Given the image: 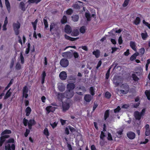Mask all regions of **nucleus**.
Here are the masks:
<instances>
[{"label":"nucleus","mask_w":150,"mask_h":150,"mask_svg":"<svg viewBox=\"0 0 150 150\" xmlns=\"http://www.w3.org/2000/svg\"><path fill=\"white\" fill-rule=\"evenodd\" d=\"M75 87V85L72 83H69L67 86V89L69 91H73Z\"/></svg>","instance_id":"13"},{"label":"nucleus","mask_w":150,"mask_h":150,"mask_svg":"<svg viewBox=\"0 0 150 150\" xmlns=\"http://www.w3.org/2000/svg\"><path fill=\"white\" fill-rule=\"evenodd\" d=\"M141 36L142 39L144 40H146L148 37V34L146 32L145 33H142Z\"/></svg>","instance_id":"37"},{"label":"nucleus","mask_w":150,"mask_h":150,"mask_svg":"<svg viewBox=\"0 0 150 150\" xmlns=\"http://www.w3.org/2000/svg\"><path fill=\"white\" fill-rule=\"evenodd\" d=\"M43 133L46 136L47 138H48V137L50 135V133L48 129L45 127L43 131Z\"/></svg>","instance_id":"30"},{"label":"nucleus","mask_w":150,"mask_h":150,"mask_svg":"<svg viewBox=\"0 0 150 150\" xmlns=\"http://www.w3.org/2000/svg\"><path fill=\"white\" fill-rule=\"evenodd\" d=\"M59 76L61 80H64L66 79L67 74L65 71H62L60 73Z\"/></svg>","instance_id":"12"},{"label":"nucleus","mask_w":150,"mask_h":150,"mask_svg":"<svg viewBox=\"0 0 150 150\" xmlns=\"http://www.w3.org/2000/svg\"><path fill=\"white\" fill-rule=\"evenodd\" d=\"M134 117L136 120H139L141 119L142 116L140 112L138 111H136L134 113Z\"/></svg>","instance_id":"21"},{"label":"nucleus","mask_w":150,"mask_h":150,"mask_svg":"<svg viewBox=\"0 0 150 150\" xmlns=\"http://www.w3.org/2000/svg\"><path fill=\"white\" fill-rule=\"evenodd\" d=\"M145 131V135L146 136H149L150 135V128L148 124H146L144 127Z\"/></svg>","instance_id":"15"},{"label":"nucleus","mask_w":150,"mask_h":150,"mask_svg":"<svg viewBox=\"0 0 150 150\" xmlns=\"http://www.w3.org/2000/svg\"><path fill=\"white\" fill-rule=\"evenodd\" d=\"M15 142V141L13 138H11L7 140H6V141L5 145L8 144V143H12V144H14Z\"/></svg>","instance_id":"31"},{"label":"nucleus","mask_w":150,"mask_h":150,"mask_svg":"<svg viewBox=\"0 0 150 150\" xmlns=\"http://www.w3.org/2000/svg\"><path fill=\"white\" fill-rule=\"evenodd\" d=\"M25 112H26V116H28L31 113V109L29 107H28L25 109Z\"/></svg>","instance_id":"26"},{"label":"nucleus","mask_w":150,"mask_h":150,"mask_svg":"<svg viewBox=\"0 0 150 150\" xmlns=\"http://www.w3.org/2000/svg\"><path fill=\"white\" fill-rule=\"evenodd\" d=\"M20 57L21 60V63L22 64H23L24 62V59L22 52H21L20 53Z\"/></svg>","instance_id":"45"},{"label":"nucleus","mask_w":150,"mask_h":150,"mask_svg":"<svg viewBox=\"0 0 150 150\" xmlns=\"http://www.w3.org/2000/svg\"><path fill=\"white\" fill-rule=\"evenodd\" d=\"M140 19L139 17H137L136 18L133 22V23L136 25H137L139 24L140 22Z\"/></svg>","instance_id":"33"},{"label":"nucleus","mask_w":150,"mask_h":150,"mask_svg":"<svg viewBox=\"0 0 150 150\" xmlns=\"http://www.w3.org/2000/svg\"><path fill=\"white\" fill-rule=\"evenodd\" d=\"M30 47V43H28L27 45V48L26 49V50L25 52V53L26 54H28L29 53Z\"/></svg>","instance_id":"38"},{"label":"nucleus","mask_w":150,"mask_h":150,"mask_svg":"<svg viewBox=\"0 0 150 150\" xmlns=\"http://www.w3.org/2000/svg\"><path fill=\"white\" fill-rule=\"evenodd\" d=\"M64 30L65 32L67 34H70L72 31V29L69 25L67 24L64 27Z\"/></svg>","instance_id":"14"},{"label":"nucleus","mask_w":150,"mask_h":150,"mask_svg":"<svg viewBox=\"0 0 150 150\" xmlns=\"http://www.w3.org/2000/svg\"><path fill=\"white\" fill-rule=\"evenodd\" d=\"M85 16L87 18V21H90L91 20V15L89 13H85Z\"/></svg>","instance_id":"39"},{"label":"nucleus","mask_w":150,"mask_h":150,"mask_svg":"<svg viewBox=\"0 0 150 150\" xmlns=\"http://www.w3.org/2000/svg\"><path fill=\"white\" fill-rule=\"evenodd\" d=\"M143 23L150 29V23H149L146 22L144 20H143Z\"/></svg>","instance_id":"54"},{"label":"nucleus","mask_w":150,"mask_h":150,"mask_svg":"<svg viewBox=\"0 0 150 150\" xmlns=\"http://www.w3.org/2000/svg\"><path fill=\"white\" fill-rule=\"evenodd\" d=\"M118 43L119 45H121L122 44V42H123V40H122V37L121 36H120L119 37V39H118Z\"/></svg>","instance_id":"61"},{"label":"nucleus","mask_w":150,"mask_h":150,"mask_svg":"<svg viewBox=\"0 0 150 150\" xmlns=\"http://www.w3.org/2000/svg\"><path fill=\"white\" fill-rule=\"evenodd\" d=\"M11 88H10L6 92L4 98V100H6L10 97L11 94V93L10 92Z\"/></svg>","instance_id":"23"},{"label":"nucleus","mask_w":150,"mask_h":150,"mask_svg":"<svg viewBox=\"0 0 150 150\" xmlns=\"http://www.w3.org/2000/svg\"><path fill=\"white\" fill-rule=\"evenodd\" d=\"M79 30L80 32L82 33H84L85 32V30L83 26L81 27L80 29Z\"/></svg>","instance_id":"56"},{"label":"nucleus","mask_w":150,"mask_h":150,"mask_svg":"<svg viewBox=\"0 0 150 150\" xmlns=\"http://www.w3.org/2000/svg\"><path fill=\"white\" fill-rule=\"evenodd\" d=\"M128 137L131 139H134L135 137V134L134 133L132 132H129L127 134Z\"/></svg>","instance_id":"16"},{"label":"nucleus","mask_w":150,"mask_h":150,"mask_svg":"<svg viewBox=\"0 0 150 150\" xmlns=\"http://www.w3.org/2000/svg\"><path fill=\"white\" fill-rule=\"evenodd\" d=\"M105 137V133L103 131H102L101 132V134L100 136V139L103 140Z\"/></svg>","instance_id":"51"},{"label":"nucleus","mask_w":150,"mask_h":150,"mask_svg":"<svg viewBox=\"0 0 150 150\" xmlns=\"http://www.w3.org/2000/svg\"><path fill=\"white\" fill-rule=\"evenodd\" d=\"M107 139L108 140L112 141V138L111 134L108 132V137Z\"/></svg>","instance_id":"53"},{"label":"nucleus","mask_w":150,"mask_h":150,"mask_svg":"<svg viewBox=\"0 0 150 150\" xmlns=\"http://www.w3.org/2000/svg\"><path fill=\"white\" fill-rule=\"evenodd\" d=\"M60 22L62 24L66 23L67 22V16L65 15H64L61 19Z\"/></svg>","instance_id":"24"},{"label":"nucleus","mask_w":150,"mask_h":150,"mask_svg":"<svg viewBox=\"0 0 150 150\" xmlns=\"http://www.w3.org/2000/svg\"><path fill=\"white\" fill-rule=\"evenodd\" d=\"M102 62L101 60H100L98 61V62L96 67V68L97 69H98L100 66L102 64Z\"/></svg>","instance_id":"62"},{"label":"nucleus","mask_w":150,"mask_h":150,"mask_svg":"<svg viewBox=\"0 0 150 150\" xmlns=\"http://www.w3.org/2000/svg\"><path fill=\"white\" fill-rule=\"evenodd\" d=\"M56 109V108L53 107L52 106H49L46 108V110L48 114L49 113L51 112H53Z\"/></svg>","instance_id":"11"},{"label":"nucleus","mask_w":150,"mask_h":150,"mask_svg":"<svg viewBox=\"0 0 150 150\" xmlns=\"http://www.w3.org/2000/svg\"><path fill=\"white\" fill-rule=\"evenodd\" d=\"M98 105L97 103L95 102H94V104L93 106V112L96 109L97 107L98 106Z\"/></svg>","instance_id":"57"},{"label":"nucleus","mask_w":150,"mask_h":150,"mask_svg":"<svg viewBox=\"0 0 150 150\" xmlns=\"http://www.w3.org/2000/svg\"><path fill=\"white\" fill-rule=\"evenodd\" d=\"M139 55V53L138 52H136L133 54L130 57V60L131 61H133L135 60L136 57Z\"/></svg>","instance_id":"27"},{"label":"nucleus","mask_w":150,"mask_h":150,"mask_svg":"<svg viewBox=\"0 0 150 150\" xmlns=\"http://www.w3.org/2000/svg\"><path fill=\"white\" fill-rule=\"evenodd\" d=\"M130 0H125L124 2L122 4V6L125 7H126L128 5Z\"/></svg>","instance_id":"47"},{"label":"nucleus","mask_w":150,"mask_h":150,"mask_svg":"<svg viewBox=\"0 0 150 150\" xmlns=\"http://www.w3.org/2000/svg\"><path fill=\"white\" fill-rule=\"evenodd\" d=\"M0 137V147L1 146L3 143L6 141V139H7L10 137L8 135H1Z\"/></svg>","instance_id":"5"},{"label":"nucleus","mask_w":150,"mask_h":150,"mask_svg":"<svg viewBox=\"0 0 150 150\" xmlns=\"http://www.w3.org/2000/svg\"><path fill=\"white\" fill-rule=\"evenodd\" d=\"M79 34V30L77 29L74 30L71 33V35L73 36H77Z\"/></svg>","instance_id":"29"},{"label":"nucleus","mask_w":150,"mask_h":150,"mask_svg":"<svg viewBox=\"0 0 150 150\" xmlns=\"http://www.w3.org/2000/svg\"><path fill=\"white\" fill-rule=\"evenodd\" d=\"M11 133V130L9 129H6L2 132L0 134V135H4L6 134H10Z\"/></svg>","instance_id":"32"},{"label":"nucleus","mask_w":150,"mask_h":150,"mask_svg":"<svg viewBox=\"0 0 150 150\" xmlns=\"http://www.w3.org/2000/svg\"><path fill=\"white\" fill-rule=\"evenodd\" d=\"M140 104V102L135 103L134 104L133 107L135 108H137Z\"/></svg>","instance_id":"64"},{"label":"nucleus","mask_w":150,"mask_h":150,"mask_svg":"<svg viewBox=\"0 0 150 150\" xmlns=\"http://www.w3.org/2000/svg\"><path fill=\"white\" fill-rule=\"evenodd\" d=\"M46 76V73L45 71H43L41 74V83L43 84L45 83V79Z\"/></svg>","instance_id":"20"},{"label":"nucleus","mask_w":150,"mask_h":150,"mask_svg":"<svg viewBox=\"0 0 150 150\" xmlns=\"http://www.w3.org/2000/svg\"><path fill=\"white\" fill-rule=\"evenodd\" d=\"M113 83L115 86H117L120 85L121 82L118 80L115 79L114 80Z\"/></svg>","instance_id":"44"},{"label":"nucleus","mask_w":150,"mask_h":150,"mask_svg":"<svg viewBox=\"0 0 150 150\" xmlns=\"http://www.w3.org/2000/svg\"><path fill=\"white\" fill-rule=\"evenodd\" d=\"M145 49L144 48H142L139 49V54L141 56H142L144 53Z\"/></svg>","instance_id":"41"},{"label":"nucleus","mask_w":150,"mask_h":150,"mask_svg":"<svg viewBox=\"0 0 150 150\" xmlns=\"http://www.w3.org/2000/svg\"><path fill=\"white\" fill-rule=\"evenodd\" d=\"M73 54V56L74 58L75 59L78 58L79 57V53L76 52H74Z\"/></svg>","instance_id":"49"},{"label":"nucleus","mask_w":150,"mask_h":150,"mask_svg":"<svg viewBox=\"0 0 150 150\" xmlns=\"http://www.w3.org/2000/svg\"><path fill=\"white\" fill-rule=\"evenodd\" d=\"M95 56L96 58H98L100 56V51L98 50H96L95 51H94L92 53Z\"/></svg>","instance_id":"22"},{"label":"nucleus","mask_w":150,"mask_h":150,"mask_svg":"<svg viewBox=\"0 0 150 150\" xmlns=\"http://www.w3.org/2000/svg\"><path fill=\"white\" fill-rule=\"evenodd\" d=\"M90 92L92 96L95 95V91H94L93 88V87H91L90 88Z\"/></svg>","instance_id":"48"},{"label":"nucleus","mask_w":150,"mask_h":150,"mask_svg":"<svg viewBox=\"0 0 150 150\" xmlns=\"http://www.w3.org/2000/svg\"><path fill=\"white\" fill-rule=\"evenodd\" d=\"M54 32L58 31L59 29V27L57 24L54 23H52L50 25V31H52V29Z\"/></svg>","instance_id":"8"},{"label":"nucleus","mask_w":150,"mask_h":150,"mask_svg":"<svg viewBox=\"0 0 150 150\" xmlns=\"http://www.w3.org/2000/svg\"><path fill=\"white\" fill-rule=\"evenodd\" d=\"M69 127L70 130L71 132H73L75 131V129L74 127L70 126H69Z\"/></svg>","instance_id":"60"},{"label":"nucleus","mask_w":150,"mask_h":150,"mask_svg":"<svg viewBox=\"0 0 150 150\" xmlns=\"http://www.w3.org/2000/svg\"><path fill=\"white\" fill-rule=\"evenodd\" d=\"M67 14L70 15H71L73 12V10L71 8H69L66 11Z\"/></svg>","instance_id":"43"},{"label":"nucleus","mask_w":150,"mask_h":150,"mask_svg":"<svg viewBox=\"0 0 150 150\" xmlns=\"http://www.w3.org/2000/svg\"><path fill=\"white\" fill-rule=\"evenodd\" d=\"M74 93L73 91L67 90L64 93H59L58 94L59 96H61L62 98L64 97L68 99H69L71 98L74 95Z\"/></svg>","instance_id":"2"},{"label":"nucleus","mask_w":150,"mask_h":150,"mask_svg":"<svg viewBox=\"0 0 150 150\" xmlns=\"http://www.w3.org/2000/svg\"><path fill=\"white\" fill-rule=\"evenodd\" d=\"M120 92L124 94H127L129 91V87L126 83L122 84L120 86Z\"/></svg>","instance_id":"3"},{"label":"nucleus","mask_w":150,"mask_h":150,"mask_svg":"<svg viewBox=\"0 0 150 150\" xmlns=\"http://www.w3.org/2000/svg\"><path fill=\"white\" fill-rule=\"evenodd\" d=\"M62 56L66 59H70L73 57V54L71 52L68 51L63 53Z\"/></svg>","instance_id":"6"},{"label":"nucleus","mask_w":150,"mask_h":150,"mask_svg":"<svg viewBox=\"0 0 150 150\" xmlns=\"http://www.w3.org/2000/svg\"><path fill=\"white\" fill-rule=\"evenodd\" d=\"M13 79H11L10 80L9 83L8 84L7 86L5 88L4 90H7L8 88L13 83Z\"/></svg>","instance_id":"46"},{"label":"nucleus","mask_w":150,"mask_h":150,"mask_svg":"<svg viewBox=\"0 0 150 150\" xmlns=\"http://www.w3.org/2000/svg\"><path fill=\"white\" fill-rule=\"evenodd\" d=\"M121 108L119 106H118L114 110V112L115 113L119 112Z\"/></svg>","instance_id":"52"},{"label":"nucleus","mask_w":150,"mask_h":150,"mask_svg":"<svg viewBox=\"0 0 150 150\" xmlns=\"http://www.w3.org/2000/svg\"><path fill=\"white\" fill-rule=\"evenodd\" d=\"M28 87L25 86L23 87V97L25 98H28V94L27 93L28 92Z\"/></svg>","instance_id":"7"},{"label":"nucleus","mask_w":150,"mask_h":150,"mask_svg":"<svg viewBox=\"0 0 150 150\" xmlns=\"http://www.w3.org/2000/svg\"><path fill=\"white\" fill-rule=\"evenodd\" d=\"M132 77L133 80L135 82H138L139 80V78L135 74H132Z\"/></svg>","instance_id":"35"},{"label":"nucleus","mask_w":150,"mask_h":150,"mask_svg":"<svg viewBox=\"0 0 150 150\" xmlns=\"http://www.w3.org/2000/svg\"><path fill=\"white\" fill-rule=\"evenodd\" d=\"M5 4L8 12L10 13L11 12V6L8 0H5Z\"/></svg>","instance_id":"17"},{"label":"nucleus","mask_w":150,"mask_h":150,"mask_svg":"<svg viewBox=\"0 0 150 150\" xmlns=\"http://www.w3.org/2000/svg\"><path fill=\"white\" fill-rule=\"evenodd\" d=\"M60 64L62 67H66L69 65V61L66 58H63L60 61Z\"/></svg>","instance_id":"4"},{"label":"nucleus","mask_w":150,"mask_h":150,"mask_svg":"<svg viewBox=\"0 0 150 150\" xmlns=\"http://www.w3.org/2000/svg\"><path fill=\"white\" fill-rule=\"evenodd\" d=\"M105 96L107 99H110L111 96V94L108 91H106L105 93Z\"/></svg>","instance_id":"40"},{"label":"nucleus","mask_w":150,"mask_h":150,"mask_svg":"<svg viewBox=\"0 0 150 150\" xmlns=\"http://www.w3.org/2000/svg\"><path fill=\"white\" fill-rule=\"evenodd\" d=\"M17 23H14L13 24V29H19L20 27V24L18 22Z\"/></svg>","instance_id":"28"},{"label":"nucleus","mask_w":150,"mask_h":150,"mask_svg":"<svg viewBox=\"0 0 150 150\" xmlns=\"http://www.w3.org/2000/svg\"><path fill=\"white\" fill-rule=\"evenodd\" d=\"M16 68L17 70H20L21 68V65L19 63H17L16 66Z\"/></svg>","instance_id":"55"},{"label":"nucleus","mask_w":150,"mask_h":150,"mask_svg":"<svg viewBox=\"0 0 150 150\" xmlns=\"http://www.w3.org/2000/svg\"><path fill=\"white\" fill-rule=\"evenodd\" d=\"M30 132V130L28 129H26V131L24 133V136L25 137H27Z\"/></svg>","instance_id":"58"},{"label":"nucleus","mask_w":150,"mask_h":150,"mask_svg":"<svg viewBox=\"0 0 150 150\" xmlns=\"http://www.w3.org/2000/svg\"><path fill=\"white\" fill-rule=\"evenodd\" d=\"M145 94L147 97V99L150 100V92L147 90H146L145 92Z\"/></svg>","instance_id":"42"},{"label":"nucleus","mask_w":150,"mask_h":150,"mask_svg":"<svg viewBox=\"0 0 150 150\" xmlns=\"http://www.w3.org/2000/svg\"><path fill=\"white\" fill-rule=\"evenodd\" d=\"M57 122H54L53 123H50V125L52 127V128L54 129L57 127Z\"/></svg>","instance_id":"50"},{"label":"nucleus","mask_w":150,"mask_h":150,"mask_svg":"<svg viewBox=\"0 0 150 150\" xmlns=\"http://www.w3.org/2000/svg\"><path fill=\"white\" fill-rule=\"evenodd\" d=\"M79 89L83 91L84 92H85L86 91V89L85 87L83 86H81L79 88Z\"/></svg>","instance_id":"59"},{"label":"nucleus","mask_w":150,"mask_h":150,"mask_svg":"<svg viewBox=\"0 0 150 150\" xmlns=\"http://www.w3.org/2000/svg\"><path fill=\"white\" fill-rule=\"evenodd\" d=\"M109 110H106L104 113V119L105 120H106L109 117Z\"/></svg>","instance_id":"34"},{"label":"nucleus","mask_w":150,"mask_h":150,"mask_svg":"<svg viewBox=\"0 0 150 150\" xmlns=\"http://www.w3.org/2000/svg\"><path fill=\"white\" fill-rule=\"evenodd\" d=\"M5 148V150H15V144H12L11 145L10 144H6Z\"/></svg>","instance_id":"9"},{"label":"nucleus","mask_w":150,"mask_h":150,"mask_svg":"<svg viewBox=\"0 0 150 150\" xmlns=\"http://www.w3.org/2000/svg\"><path fill=\"white\" fill-rule=\"evenodd\" d=\"M62 106L63 109V111L65 112L68 110L70 107L69 104V103L64 102L62 103Z\"/></svg>","instance_id":"10"},{"label":"nucleus","mask_w":150,"mask_h":150,"mask_svg":"<svg viewBox=\"0 0 150 150\" xmlns=\"http://www.w3.org/2000/svg\"><path fill=\"white\" fill-rule=\"evenodd\" d=\"M23 123L25 126L28 125V128L31 129L32 128V126L36 124V122L34 119H30L28 121V120L24 118L23 119Z\"/></svg>","instance_id":"1"},{"label":"nucleus","mask_w":150,"mask_h":150,"mask_svg":"<svg viewBox=\"0 0 150 150\" xmlns=\"http://www.w3.org/2000/svg\"><path fill=\"white\" fill-rule=\"evenodd\" d=\"M72 19L74 22H76L78 21L79 16L78 15H74L72 17Z\"/></svg>","instance_id":"36"},{"label":"nucleus","mask_w":150,"mask_h":150,"mask_svg":"<svg viewBox=\"0 0 150 150\" xmlns=\"http://www.w3.org/2000/svg\"><path fill=\"white\" fill-rule=\"evenodd\" d=\"M59 88L60 91L62 92L65 90V87L62 86H59Z\"/></svg>","instance_id":"63"},{"label":"nucleus","mask_w":150,"mask_h":150,"mask_svg":"<svg viewBox=\"0 0 150 150\" xmlns=\"http://www.w3.org/2000/svg\"><path fill=\"white\" fill-rule=\"evenodd\" d=\"M92 99V97L89 94H86L84 97V100L87 102H90Z\"/></svg>","instance_id":"18"},{"label":"nucleus","mask_w":150,"mask_h":150,"mask_svg":"<svg viewBox=\"0 0 150 150\" xmlns=\"http://www.w3.org/2000/svg\"><path fill=\"white\" fill-rule=\"evenodd\" d=\"M130 46L134 51H137L136 46L135 42L131 41L130 42Z\"/></svg>","instance_id":"19"},{"label":"nucleus","mask_w":150,"mask_h":150,"mask_svg":"<svg viewBox=\"0 0 150 150\" xmlns=\"http://www.w3.org/2000/svg\"><path fill=\"white\" fill-rule=\"evenodd\" d=\"M19 7L21 10L23 11H25L26 8L25 7V4L23 2H21L19 4Z\"/></svg>","instance_id":"25"}]
</instances>
